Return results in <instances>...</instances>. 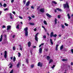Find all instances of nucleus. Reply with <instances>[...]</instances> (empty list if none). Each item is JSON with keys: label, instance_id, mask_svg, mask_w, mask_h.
I'll use <instances>...</instances> for the list:
<instances>
[{"label": "nucleus", "instance_id": "f257e3e1", "mask_svg": "<svg viewBox=\"0 0 73 73\" xmlns=\"http://www.w3.org/2000/svg\"><path fill=\"white\" fill-rule=\"evenodd\" d=\"M64 8H66V11L67 13H68V12L69 11V5L68 2H66V4H64Z\"/></svg>", "mask_w": 73, "mask_h": 73}, {"label": "nucleus", "instance_id": "f03ea898", "mask_svg": "<svg viewBox=\"0 0 73 73\" xmlns=\"http://www.w3.org/2000/svg\"><path fill=\"white\" fill-rule=\"evenodd\" d=\"M28 27H26L24 29V31H25V36H28Z\"/></svg>", "mask_w": 73, "mask_h": 73}, {"label": "nucleus", "instance_id": "7ed1b4c3", "mask_svg": "<svg viewBox=\"0 0 73 73\" xmlns=\"http://www.w3.org/2000/svg\"><path fill=\"white\" fill-rule=\"evenodd\" d=\"M39 33H37L35 35V39L36 41H38V38L37 37V35H38Z\"/></svg>", "mask_w": 73, "mask_h": 73}, {"label": "nucleus", "instance_id": "20e7f679", "mask_svg": "<svg viewBox=\"0 0 73 73\" xmlns=\"http://www.w3.org/2000/svg\"><path fill=\"white\" fill-rule=\"evenodd\" d=\"M5 55H4V57L5 58H7V51L5 50Z\"/></svg>", "mask_w": 73, "mask_h": 73}, {"label": "nucleus", "instance_id": "39448f33", "mask_svg": "<svg viewBox=\"0 0 73 73\" xmlns=\"http://www.w3.org/2000/svg\"><path fill=\"white\" fill-rule=\"evenodd\" d=\"M40 11L41 12H42V13H44L45 12L44 9V8H41L40 9Z\"/></svg>", "mask_w": 73, "mask_h": 73}, {"label": "nucleus", "instance_id": "423d86ee", "mask_svg": "<svg viewBox=\"0 0 73 73\" xmlns=\"http://www.w3.org/2000/svg\"><path fill=\"white\" fill-rule=\"evenodd\" d=\"M42 64L40 62H39L38 64V66H40L41 67V66H42Z\"/></svg>", "mask_w": 73, "mask_h": 73}, {"label": "nucleus", "instance_id": "0eeeda50", "mask_svg": "<svg viewBox=\"0 0 73 73\" xmlns=\"http://www.w3.org/2000/svg\"><path fill=\"white\" fill-rule=\"evenodd\" d=\"M11 28V26H7V32H8V30H9V29H10Z\"/></svg>", "mask_w": 73, "mask_h": 73}, {"label": "nucleus", "instance_id": "6e6552de", "mask_svg": "<svg viewBox=\"0 0 73 73\" xmlns=\"http://www.w3.org/2000/svg\"><path fill=\"white\" fill-rule=\"evenodd\" d=\"M10 17L11 19H13V15L12 14V13H10Z\"/></svg>", "mask_w": 73, "mask_h": 73}, {"label": "nucleus", "instance_id": "1a4fd4ad", "mask_svg": "<svg viewBox=\"0 0 73 73\" xmlns=\"http://www.w3.org/2000/svg\"><path fill=\"white\" fill-rule=\"evenodd\" d=\"M30 4V1H28L26 3V6H28L29 5V4Z\"/></svg>", "mask_w": 73, "mask_h": 73}, {"label": "nucleus", "instance_id": "9d476101", "mask_svg": "<svg viewBox=\"0 0 73 73\" xmlns=\"http://www.w3.org/2000/svg\"><path fill=\"white\" fill-rule=\"evenodd\" d=\"M46 15L47 16V17H52V16L51 15H49V14L48 13H46Z\"/></svg>", "mask_w": 73, "mask_h": 73}, {"label": "nucleus", "instance_id": "9b49d317", "mask_svg": "<svg viewBox=\"0 0 73 73\" xmlns=\"http://www.w3.org/2000/svg\"><path fill=\"white\" fill-rule=\"evenodd\" d=\"M54 35V33H53V32H51L50 35V37H53L54 35Z\"/></svg>", "mask_w": 73, "mask_h": 73}, {"label": "nucleus", "instance_id": "f8f14e48", "mask_svg": "<svg viewBox=\"0 0 73 73\" xmlns=\"http://www.w3.org/2000/svg\"><path fill=\"white\" fill-rule=\"evenodd\" d=\"M42 49L41 48H40L39 49V52L40 53H42Z\"/></svg>", "mask_w": 73, "mask_h": 73}, {"label": "nucleus", "instance_id": "ddd939ff", "mask_svg": "<svg viewBox=\"0 0 73 73\" xmlns=\"http://www.w3.org/2000/svg\"><path fill=\"white\" fill-rule=\"evenodd\" d=\"M17 68H19V66H21V64L20 63V62H19V63L17 65Z\"/></svg>", "mask_w": 73, "mask_h": 73}, {"label": "nucleus", "instance_id": "4468645a", "mask_svg": "<svg viewBox=\"0 0 73 73\" xmlns=\"http://www.w3.org/2000/svg\"><path fill=\"white\" fill-rule=\"evenodd\" d=\"M28 45L29 47H30V46H31V42H28Z\"/></svg>", "mask_w": 73, "mask_h": 73}, {"label": "nucleus", "instance_id": "2eb2a0df", "mask_svg": "<svg viewBox=\"0 0 73 73\" xmlns=\"http://www.w3.org/2000/svg\"><path fill=\"white\" fill-rule=\"evenodd\" d=\"M9 65H10L9 66L10 68H12V66H13L12 64L11 63H10L9 64Z\"/></svg>", "mask_w": 73, "mask_h": 73}, {"label": "nucleus", "instance_id": "dca6fc26", "mask_svg": "<svg viewBox=\"0 0 73 73\" xmlns=\"http://www.w3.org/2000/svg\"><path fill=\"white\" fill-rule=\"evenodd\" d=\"M56 10H58L59 11H60V12H62V10L61 9L59 8H57Z\"/></svg>", "mask_w": 73, "mask_h": 73}, {"label": "nucleus", "instance_id": "f3484780", "mask_svg": "<svg viewBox=\"0 0 73 73\" xmlns=\"http://www.w3.org/2000/svg\"><path fill=\"white\" fill-rule=\"evenodd\" d=\"M57 19H55L54 21L55 24H57Z\"/></svg>", "mask_w": 73, "mask_h": 73}, {"label": "nucleus", "instance_id": "a211bd4d", "mask_svg": "<svg viewBox=\"0 0 73 73\" xmlns=\"http://www.w3.org/2000/svg\"><path fill=\"white\" fill-rule=\"evenodd\" d=\"M52 61H53V60H52V59H50V61H49V64H50V63H51V62H52Z\"/></svg>", "mask_w": 73, "mask_h": 73}, {"label": "nucleus", "instance_id": "6ab92c4d", "mask_svg": "<svg viewBox=\"0 0 73 73\" xmlns=\"http://www.w3.org/2000/svg\"><path fill=\"white\" fill-rule=\"evenodd\" d=\"M67 16H68V19H70V15H69V14L68 13L67 14Z\"/></svg>", "mask_w": 73, "mask_h": 73}, {"label": "nucleus", "instance_id": "aec40b11", "mask_svg": "<svg viewBox=\"0 0 73 73\" xmlns=\"http://www.w3.org/2000/svg\"><path fill=\"white\" fill-rule=\"evenodd\" d=\"M58 45L57 44L56 46V50H58Z\"/></svg>", "mask_w": 73, "mask_h": 73}, {"label": "nucleus", "instance_id": "412c9836", "mask_svg": "<svg viewBox=\"0 0 73 73\" xmlns=\"http://www.w3.org/2000/svg\"><path fill=\"white\" fill-rule=\"evenodd\" d=\"M50 42L52 45H53V43L52 39H50Z\"/></svg>", "mask_w": 73, "mask_h": 73}, {"label": "nucleus", "instance_id": "4be33fe9", "mask_svg": "<svg viewBox=\"0 0 73 73\" xmlns=\"http://www.w3.org/2000/svg\"><path fill=\"white\" fill-rule=\"evenodd\" d=\"M7 43H8V41H6L5 42H2L3 44H7Z\"/></svg>", "mask_w": 73, "mask_h": 73}, {"label": "nucleus", "instance_id": "5701e85b", "mask_svg": "<svg viewBox=\"0 0 73 73\" xmlns=\"http://www.w3.org/2000/svg\"><path fill=\"white\" fill-rule=\"evenodd\" d=\"M29 24L31 25H35V23H30Z\"/></svg>", "mask_w": 73, "mask_h": 73}, {"label": "nucleus", "instance_id": "b1692460", "mask_svg": "<svg viewBox=\"0 0 73 73\" xmlns=\"http://www.w3.org/2000/svg\"><path fill=\"white\" fill-rule=\"evenodd\" d=\"M63 48H64V46L62 45L60 47V50H62L63 49Z\"/></svg>", "mask_w": 73, "mask_h": 73}, {"label": "nucleus", "instance_id": "393cba45", "mask_svg": "<svg viewBox=\"0 0 73 73\" xmlns=\"http://www.w3.org/2000/svg\"><path fill=\"white\" fill-rule=\"evenodd\" d=\"M46 38V35H44L43 36V38L44 39H45Z\"/></svg>", "mask_w": 73, "mask_h": 73}, {"label": "nucleus", "instance_id": "a878e982", "mask_svg": "<svg viewBox=\"0 0 73 73\" xmlns=\"http://www.w3.org/2000/svg\"><path fill=\"white\" fill-rule=\"evenodd\" d=\"M44 23L45 25H47V22L45 21H44Z\"/></svg>", "mask_w": 73, "mask_h": 73}, {"label": "nucleus", "instance_id": "bb28decb", "mask_svg": "<svg viewBox=\"0 0 73 73\" xmlns=\"http://www.w3.org/2000/svg\"><path fill=\"white\" fill-rule=\"evenodd\" d=\"M61 26L62 28V29H65V26H64V25H62Z\"/></svg>", "mask_w": 73, "mask_h": 73}, {"label": "nucleus", "instance_id": "cd10ccee", "mask_svg": "<svg viewBox=\"0 0 73 73\" xmlns=\"http://www.w3.org/2000/svg\"><path fill=\"white\" fill-rule=\"evenodd\" d=\"M17 29H19V25L18 24L17 25V27H16Z\"/></svg>", "mask_w": 73, "mask_h": 73}, {"label": "nucleus", "instance_id": "c85d7f7f", "mask_svg": "<svg viewBox=\"0 0 73 73\" xmlns=\"http://www.w3.org/2000/svg\"><path fill=\"white\" fill-rule=\"evenodd\" d=\"M52 3H54V4H57V2H56V1H52Z\"/></svg>", "mask_w": 73, "mask_h": 73}, {"label": "nucleus", "instance_id": "c756f323", "mask_svg": "<svg viewBox=\"0 0 73 73\" xmlns=\"http://www.w3.org/2000/svg\"><path fill=\"white\" fill-rule=\"evenodd\" d=\"M16 61V58L15 57H14L13 58V61H14V62H15V61Z\"/></svg>", "mask_w": 73, "mask_h": 73}, {"label": "nucleus", "instance_id": "7c9ffc66", "mask_svg": "<svg viewBox=\"0 0 73 73\" xmlns=\"http://www.w3.org/2000/svg\"><path fill=\"white\" fill-rule=\"evenodd\" d=\"M47 59L48 60L49 59H50V57L49 56H47Z\"/></svg>", "mask_w": 73, "mask_h": 73}, {"label": "nucleus", "instance_id": "2f4dec72", "mask_svg": "<svg viewBox=\"0 0 73 73\" xmlns=\"http://www.w3.org/2000/svg\"><path fill=\"white\" fill-rule=\"evenodd\" d=\"M62 60L63 61H67V59H62Z\"/></svg>", "mask_w": 73, "mask_h": 73}, {"label": "nucleus", "instance_id": "473e14b6", "mask_svg": "<svg viewBox=\"0 0 73 73\" xmlns=\"http://www.w3.org/2000/svg\"><path fill=\"white\" fill-rule=\"evenodd\" d=\"M18 54H19L18 57H20V56H21V54L20 52H18Z\"/></svg>", "mask_w": 73, "mask_h": 73}, {"label": "nucleus", "instance_id": "72a5a7b5", "mask_svg": "<svg viewBox=\"0 0 73 73\" xmlns=\"http://www.w3.org/2000/svg\"><path fill=\"white\" fill-rule=\"evenodd\" d=\"M26 0H23V4H25V3H26Z\"/></svg>", "mask_w": 73, "mask_h": 73}, {"label": "nucleus", "instance_id": "f704fd0d", "mask_svg": "<svg viewBox=\"0 0 73 73\" xmlns=\"http://www.w3.org/2000/svg\"><path fill=\"white\" fill-rule=\"evenodd\" d=\"M34 67V64H32L31 65V68H33Z\"/></svg>", "mask_w": 73, "mask_h": 73}, {"label": "nucleus", "instance_id": "c9c22d12", "mask_svg": "<svg viewBox=\"0 0 73 73\" xmlns=\"http://www.w3.org/2000/svg\"><path fill=\"white\" fill-rule=\"evenodd\" d=\"M3 5L4 7H5L7 5V4L4 3Z\"/></svg>", "mask_w": 73, "mask_h": 73}, {"label": "nucleus", "instance_id": "e433bc0d", "mask_svg": "<svg viewBox=\"0 0 73 73\" xmlns=\"http://www.w3.org/2000/svg\"><path fill=\"white\" fill-rule=\"evenodd\" d=\"M15 49H16V47H15V46H14L13 47V50H15Z\"/></svg>", "mask_w": 73, "mask_h": 73}, {"label": "nucleus", "instance_id": "4c0bfd02", "mask_svg": "<svg viewBox=\"0 0 73 73\" xmlns=\"http://www.w3.org/2000/svg\"><path fill=\"white\" fill-rule=\"evenodd\" d=\"M13 73V70H12L10 72V73Z\"/></svg>", "mask_w": 73, "mask_h": 73}, {"label": "nucleus", "instance_id": "58836bf2", "mask_svg": "<svg viewBox=\"0 0 73 73\" xmlns=\"http://www.w3.org/2000/svg\"><path fill=\"white\" fill-rule=\"evenodd\" d=\"M49 50V49H48V48H45V49H44V50H46V51H48V50Z\"/></svg>", "mask_w": 73, "mask_h": 73}, {"label": "nucleus", "instance_id": "ea45409f", "mask_svg": "<svg viewBox=\"0 0 73 73\" xmlns=\"http://www.w3.org/2000/svg\"><path fill=\"white\" fill-rule=\"evenodd\" d=\"M28 17L29 18V20L30 21V20H31V19H32V18H31V17Z\"/></svg>", "mask_w": 73, "mask_h": 73}, {"label": "nucleus", "instance_id": "a19ab883", "mask_svg": "<svg viewBox=\"0 0 73 73\" xmlns=\"http://www.w3.org/2000/svg\"><path fill=\"white\" fill-rule=\"evenodd\" d=\"M26 62L27 64H28V59H26Z\"/></svg>", "mask_w": 73, "mask_h": 73}, {"label": "nucleus", "instance_id": "79ce46f5", "mask_svg": "<svg viewBox=\"0 0 73 73\" xmlns=\"http://www.w3.org/2000/svg\"><path fill=\"white\" fill-rule=\"evenodd\" d=\"M57 36V35L56 34H55L53 36V37H56Z\"/></svg>", "mask_w": 73, "mask_h": 73}, {"label": "nucleus", "instance_id": "37998d69", "mask_svg": "<svg viewBox=\"0 0 73 73\" xmlns=\"http://www.w3.org/2000/svg\"><path fill=\"white\" fill-rule=\"evenodd\" d=\"M64 25H65L66 26H68V24L67 23H65Z\"/></svg>", "mask_w": 73, "mask_h": 73}, {"label": "nucleus", "instance_id": "c03bdc74", "mask_svg": "<svg viewBox=\"0 0 73 73\" xmlns=\"http://www.w3.org/2000/svg\"><path fill=\"white\" fill-rule=\"evenodd\" d=\"M8 10V8H6V9H4V11H7Z\"/></svg>", "mask_w": 73, "mask_h": 73}, {"label": "nucleus", "instance_id": "a18cd8bd", "mask_svg": "<svg viewBox=\"0 0 73 73\" xmlns=\"http://www.w3.org/2000/svg\"><path fill=\"white\" fill-rule=\"evenodd\" d=\"M42 28H44V30H45V31H46V29H45V27H44L43 26H42Z\"/></svg>", "mask_w": 73, "mask_h": 73}, {"label": "nucleus", "instance_id": "49530a36", "mask_svg": "<svg viewBox=\"0 0 73 73\" xmlns=\"http://www.w3.org/2000/svg\"><path fill=\"white\" fill-rule=\"evenodd\" d=\"M54 67H55V65H53V66L52 67V69H53Z\"/></svg>", "mask_w": 73, "mask_h": 73}, {"label": "nucleus", "instance_id": "de8ad7c7", "mask_svg": "<svg viewBox=\"0 0 73 73\" xmlns=\"http://www.w3.org/2000/svg\"><path fill=\"white\" fill-rule=\"evenodd\" d=\"M3 40V38H0V42H1Z\"/></svg>", "mask_w": 73, "mask_h": 73}, {"label": "nucleus", "instance_id": "09e8293b", "mask_svg": "<svg viewBox=\"0 0 73 73\" xmlns=\"http://www.w3.org/2000/svg\"><path fill=\"white\" fill-rule=\"evenodd\" d=\"M31 9H34V7L32 6L31 7Z\"/></svg>", "mask_w": 73, "mask_h": 73}, {"label": "nucleus", "instance_id": "8fccbe9b", "mask_svg": "<svg viewBox=\"0 0 73 73\" xmlns=\"http://www.w3.org/2000/svg\"><path fill=\"white\" fill-rule=\"evenodd\" d=\"M19 18L20 19H23V17H22L19 16Z\"/></svg>", "mask_w": 73, "mask_h": 73}, {"label": "nucleus", "instance_id": "3c124183", "mask_svg": "<svg viewBox=\"0 0 73 73\" xmlns=\"http://www.w3.org/2000/svg\"><path fill=\"white\" fill-rule=\"evenodd\" d=\"M58 19L60 18V15H58Z\"/></svg>", "mask_w": 73, "mask_h": 73}, {"label": "nucleus", "instance_id": "603ef678", "mask_svg": "<svg viewBox=\"0 0 73 73\" xmlns=\"http://www.w3.org/2000/svg\"><path fill=\"white\" fill-rule=\"evenodd\" d=\"M5 28V25H3V27H2V28Z\"/></svg>", "mask_w": 73, "mask_h": 73}, {"label": "nucleus", "instance_id": "864d4df0", "mask_svg": "<svg viewBox=\"0 0 73 73\" xmlns=\"http://www.w3.org/2000/svg\"><path fill=\"white\" fill-rule=\"evenodd\" d=\"M15 35H13V38H15Z\"/></svg>", "mask_w": 73, "mask_h": 73}, {"label": "nucleus", "instance_id": "5fc2aeb1", "mask_svg": "<svg viewBox=\"0 0 73 73\" xmlns=\"http://www.w3.org/2000/svg\"><path fill=\"white\" fill-rule=\"evenodd\" d=\"M20 50H23V49L21 47H20Z\"/></svg>", "mask_w": 73, "mask_h": 73}, {"label": "nucleus", "instance_id": "6e6d98bb", "mask_svg": "<svg viewBox=\"0 0 73 73\" xmlns=\"http://www.w3.org/2000/svg\"><path fill=\"white\" fill-rule=\"evenodd\" d=\"M13 13L14 15H15V13H15V11H13Z\"/></svg>", "mask_w": 73, "mask_h": 73}, {"label": "nucleus", "instance_id": "4d7b16f0", "mask_svg": "<svg viewBox=\"0 0 73 73\" xmlns=\"http://www.w3.org/2000/svg\"><path fill=\"white\" fill-rule=\"evenodd\" d=\"M0 5L1 7H3V5H2V4H1V3H0Z\"/></svg>", "mask_w": 73, "mask_h": 73}, {"label": "nucleus", "instance_id": "13d9d810", "mask_svg": "<svg viewBox=\"0 0 73 73\" xmlns=\"http://www.w3.org/2000/svg\"><path fill=\"white\" fill-rule=\"evenodd\" d=\"M71 52L73 53V49H72L71 50Z\"/></svg>", "mask_w": 73, "mask_h": 73}, {"label": "nucleus", "instance_id": "bf43d9fd", "mask_svg": "<svg viewBox=\"0 0 73 73\" xmlns=\"http://www.w3.org/2000/svg\"><path fill=\"white\" fill-rule=\"evenodd\" d=\"M71 65H73V62H71Z\"/></svg>", "mask_w": 73, "mask_h": 73}, {"label": "nucleus", "instance_id": "052dcab7", "mask_svg": "<svg viewBox=\"0 0 73 73\" xmlns=\"http://www.w3.org/2000/svg\"><path fill=\"white\" fill-rule=\"evenodd\" d=\"M37 29L36 28H35L34 29V31H36Z\"/></svg>", "mask_w": 73, "mask_h": 73}, {"label": "nucleus", "instance_id": "680f3d73", "mask_svg": "<svg viewBox=\"0 0 73 73\" xmlns=\"http://www.w3.org/2000/svg\"><path fill=\"white\" fill-rule=\"evenodd\" d=\"M0 38H3V35H1Z\"/></svg>", "mask_w": 73, "mask_h": 73}, {"label": "nucleus", "instance_id": "e2e57ef3", "mask_svg": "<svg viewBox=\"0 0 73 73\" xmlns=\"http://www.w3.org/2000/svg\"><path fill=\"white\" fill-rule=\"evenodd\" d=\"M14 1V0H12L11 1V2L12 3H13Z\"/></svg>", "mask_w": 73, "mask_h": 73}, {"label": "nucleus", "instance_id": "0e129e2a", "mask_svg": "<svg viewBox=\"0 0 73 73\" xmlns=\"http://www.w3.org/2000/svg\"><path fill=\"white\" fill-rule=\"evenodd\" d=\"M10 58H11V60H12V59H13V56H12Z\"/></svg>", "mask_w": 73, "mask_h": 73}, {"label": "nucleus", "instance_id": "69168bd1", "mask_svg": "<svg viewBox=\"0 0 73 73\" xmlns=\"http://www.w3.org/2000/svg\"><path fill=\"white\" fill-rule=\"evenodd\" d=\"M54 12H55L56 13V12H57V10H54Z\"/></svg>", "mask_w": 73, "mask_h": 73}, {"label": "nucleus", "instance_id": "338daca9", "mask_svg": "<svg viewBox=\"0 0 73 73\" xmlns=\"http://www.w3.org/2000/svg\"><path fill=\"white\" fill-rule=\"evenodd\" d=\"M33 48H36V46H34L33 47Z\"/></svg>", "mask_w": 73, "mask_h": 73}, {"label": "nucleus", "instance_id": "774afa93", "mask_svg": "<svg viewBox=\"0 0 73 73\" xmlns=\"http://www.w3.org/2000/svg\"><path fill=\"white\" fill-rule=\"evenodd\" d=\"M32 17H33V18H35V16L33 15V16H32Z\"/></svg>", "mask_w": 73, "mask_h": 73}]
</instances>
